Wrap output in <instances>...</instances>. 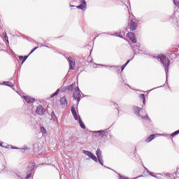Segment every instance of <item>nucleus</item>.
<instances>
[{"label": "nucleus", "instance_id": "f257e3e1", "mask_svg": "<svg viewBox=\"0 0 179 179\" xmlns=\"http://www.w3.org/2000/svg\"><path fill=\"white\" fill-rule=\"evenodd\" d=\"M157 59H160L161 63L165 68V73L166 78V82L169 79V67L170 66V59L166 57V55H159Z\"/></svg>", "mask_w": 179, "mask_h": 179}, {"label": "nucleus", "instance_id": "f03ea898", "mask_svg": "<svg viewBox=\"0 0 179 179\" xmlns=\"http://www.w3.org/2000/svg\"><path fill=\"white\" fill-rule=\"evenodd\" d=\"M132 110L135 115H136L137 117H142V115H145V112H143V108H141L138 106H134Z\"/></svg>", "mask_w": 179, "mask_h": 179}, {"label": "nucleus", "instance_id": "7ed1b4c3", "mask_svg": "<svg viewBox=\"0 0 179 179\" xmlns=\"http://www.w3.org/2000/svg\"><path fill=\"white\" fill-rule=\"evenodd\" d=\"M68 62L69 63V69L70 71H73L75 69V66H76V62H75V59L69 57L68 58Z\"/></svg>", "mask_w": 179, "mask_h": 179}, {"label": "nucleus", "instance_id": "20e7f679", "mask_svg": "<svg viewBox=\"0 0 179 179\" xmlns=\"http://www.w3.org/2000/svg\"><path fill=\"white\" fill-rule=\"evenodd\" d=\"M83 152L84 153V155H86V156H88L90 159H92V160H94V162H96V163H97V157H96V155H93L92 152L84 150Z\"/></svg>", "mask_w": 179, "mask_h": 179}, {"label": "nucleus", "instance_id": "39448f33", "mask_svg": "<svg viewBox=\"0 0 179 179\" xmlns=\"http://www.w3.org/2000/svg\"><path fill=\"white\" fill-rule=\"evenodd\" d=\"M45 111H46L45 108H44V107H43V106L39 105V106L36 108V113L38 115H44V113H45Z\"/></svg>", "mask_w": 179, "mask_h": 179}, {"label": "nucleus", "instance_id": "423d86ee", "mask_svg": "<svg viewBox=\"0 0 179 179\" xmlns=\"http://www.w3.org/2000/svg\"><path fill=\"white\" fill-rule=\"evenodd\" d=\"M129 26L130 27V30L131 31H134V30H136V28L138 27V23H136V22L131 20L129 23Z\"/></svg>", "mask_w": 179, "mask_h": 179}, {"label": "nucleus", "instance_id": "0eeeda50", "mask_svg": "<svg viewBox=\"0 0 179 179\" xmlns=\"http://www.w3.org/2000/svg\"><path fill=\"white\" fill-rule=\"evenodd\" d=\"M24 99L27 104H33L36 101V99L31 98L29 96H24Z\"/></svg>", "mask_w": 179, "mask_h": 179}, {"label": "nucleus", "instance_id": "6e6552de", "mask_svg": "<svg viewBox=\"0 0 179 179\" xmlns=\"http://www.w3.org/2000/svg\"><path fill=\"white\" fill-rule=\"evenodd\" d=\"M82 92H73V99L74 100H77L78 103L80 101V97H82Z\"/></svg>", "mask_w": 179, "mask_h": 179}, {"label": "nucleus", "instance_id": "1a4fd4ad", "mask_svg": "<svg viewBox=\"0 0 179 179\" xmlns=\"http://www.w3.org/2000/svg\"><path fill=\"white\" fill-rule=\"evenodd\" d=\"M127 36L134 43H136V37H135V34L134 32H129Z\"/></svg>", "mask_w": 179, "mask_h": 179}, {"label": "nucleus", "instance_id": "9d476101", "mask_svg": "<svg viewBox=\"0 0 179 179\" xmlns=\"http://www.w3.org/2000/svg\"><path fill=\"white\" fill-rule=\"evenodd\" d=\"M34 167H36L35 163H32V162L29 163L27 166V171L31 173V171L34 170Z\"/></svg>", "mask_w": 179, "mask_h": 179}, {"label": "nucleus", "instance_id": "9b49d317", "mask_svg": "<svg viewBox=\"0 0 179 179\" xmlns=\"http://www.w3.org/2000/svg\"><path fill=\"white\" fill-rule=\"evenodd\" d=\"M71 113H72L73 116L74 117V120L78 121V113H76V109L75 108L74 106L71 107Z\"/></svg>", "mask_w": 179, "mask_h": 179}, {"label": "nucleus", "instance_id": "f8f14e48", "mask_svg": "<svg viewBox=\"0 0 179 179\" xmlns=\"http://www.w3.org/2000/svg\"><path fill=\"white\" fill-rule=\"evenodd\" d=\"M94 134H95V136H97V135L99 136H104L106 131L103 130L95 131H94Z\"/></svg>", "mask_w": 179, "mask_h": 179}, {"label": "nucleus", "instance_id": "ddd939ff", "mask_svg": "<svg viewBox=\"0 0 179 179\" xmlns=\"http://www.w3.org/2000/svg\"><path fill=\"white\" fill-rule=\"evenodd\" d=\"M155 138H156V136L155 134H151L150 136H148L145 139V142H147V143H149L152 142V141H153V139H155Z\"/></svg>", "mask_w": 179, "mask_h": 179}, {"label": "nucleus", "instance_id": "4468645a", "mask_svg": "<svg viewBox=\"0 0 179 179\" xmlns=\"http://www.w3.org/2000/svg\"><path fill=\"white\" fill-rule=\"evenodd\" d=\"M60 103L62 106H67L68 105V100H66V97L64 96L60 99Z\"/></svg>", "mask_w": 179, "mask_h": 179}, {"label": "nucleus", "instance_id": "2eb2a0df", "mask_svg": "<svg viewBox=\"0 0 179 179\" xmlns=\"http://www.w3.org/2000/svg\"><path fill=\"white\" fill-rule=\"evenodd\" d=\"M75 87H76V83H73L69 86L66 87L67 90H69V92H72L73 90V89H75Z\"/></svg>", "mask_w": 179, "mask_h": 179}, {"label": "nucleus", "instance_id": "dca6fc26", "mask_svg": "<svg viewBox=\"0 0 179 179\" xmlns=\"http://www.w3.org/2000/svg\"><path fill=\"white\" fill-rule=\"evenodd\" d=\"M78 122H79L80 127H81L83 129H86V126L85 125V123H83V122L82 121V118H80V116H79L78 117Z\"/></svg>", "mask_w": 179, "mask_h": 179}, {"label": "nucleus", "instance_id": "f3484780", "mask_svg": "<svg viewBox=\"0 0 179 179\" xmlns=\"http://www.w3.org/2000/svg\"><path fill=\"white\" fill-rule=\"evenodd\" d=\"M86 6H87L86 4L81 3L79 6H77L76 8L77 9H81V10H85Z\"/></svg>", "mask_w": 179, "mask_h": 179}, {"label": "nucleus", "instance_id": "a211bd4d", "mask_svg": "<svg viewBox=\"0 0 179 179\" xmlns=\"http://www.w3.org/2000/svg\"><path fill=\"white\" fill-rule=\"evenodd\" d=\"M139 97L141 100H142L143 104L145 106V104H146V97L145 96V94H141Z\"/></svg>", "mask_w": 179, "mask_h": 179}, {"label": "nucleus", "instance_id": "6ab92c4d", "mask_svg": "<svg viewBox=\"0 0 179 179\" xmlns=\"http://www.w3.org/2000/svg\"><path fill=\"white\" fill-rule=\"evenodd\" d=\"M96 157L97 159L100 158V157H103V155H101V151L100 150L99 148H98L96 151Z\"/></svg>", "mask_w": 179, "mask_h": 179}, {"label": "nucleus", "instance_id": "aec40b11", "mask_svg": "<svg viewBox=\"0 0 179 179\" xmlns=\"http://www.w3.org/2000/svg\"><path fill=\"white\" fill-rule=\"evenodd\" d=\"M3 84L6 85V86H8V87H13V84H12V82L3 81Z\"/></svg>", "mask_w": 179, "mask_h": 179}, {"label": "nucleus", "instance_id": "412c9836", "mask_svg": "<svg viewBox=\"0 0 179 179\" xmlns=\"http://www.w3.org/2000/svg\"><path fill=\"white\" fill-rule=\"evenodd\" d=\"M51 117L52 118H53V120H55V121H56L57 122H58V117H57V115H55V113H54V111H52V113H51Z\"/></svg>", "mask_w": 179, "mask_h": 179}, {"label": "nucleus", "instance_id": "4be33fe9", "mask_svg": "<svg viewBox=\"0 0 179 179\" xmlns=\"http://www.w3.org/2000/svg\"><path fill=\"white\" fill-rule=\"evenodd\" d=\"M140 117L141 118V120H145L146 121H150V118L149 117V116H148V115H145V116H143V115L140 116Z\"/></svg>", "mask_w": 179, "mask_h": 179}, {"label": "nucleus", "instance_id": "5701e85b", "mask_svg": "<svg viewBox=\"0 0 179 179\" xmlns=\"http://www.w3.org/2000/svg\"><path fill=\"white\" fill-rule=\"evenodd\" d=\"M3 36L6 41H7V43H9V39L8 38V34H6V31L3 32Z\"/></svg>", "mask_w": 179, "mask_h": 179}, {"label": "nucleus", "instance_id": "b1692460", "mask_svg": "<svg viewBox=\"0 0 179 179\" xmlns=\"http://www.w3.org/2000/svg\"><path fill=\"white\" fill-rule=\"evenodd\" d=\"M58 93H59V89H57L56 92L50 96L51 99H52V97H55V96H57Z\"/></svg>", "mask_w": 179, "mask_h": 179}, {"label": "nucleus", "instance_id": "393cba45", "mask_svg": "<svg viewBox=\"0 0 179 179\" xmlns=\"http://www.w3.org/2000/svg\"><path fill=\"white\" fill-rule=\"evenodd\" d=\"M97 162H99V163L100 164L101 166H104V164L103 163V157L98 158Z\"/></svg>", "mask_w": 179, "mask_h": 179}, {"label": "nucleus", "instance_id": "a878e982", "mask_svg": "<svg viewBox=\"0 0 179 179\" xmlns=\"http://www.w3.org/2000/svg\"><path fill=\"white\" fill-rule=\"evenodd\" d=\"M41 131L42 134H47V130L45 129V128H44V127H41Z\"/></svg>", "mask_w": 179, "mask_h": 179}, {"label": "nucleus", "instance_id": "bb28decb", "mask_svg": "<svg viewBox=\"0 0 179 179\" xmlns=\"http://www.w3.org/2000/svg\"><path fill=\"white\" fill-rule=\"evenodd\" d=\"M178 134H179V129L177 130V131H176L175 132L172 133V134H171V136L174 137V136H176V135H178Z\"/></svg>", "mask_w": 179, "mask_h": 179}, {"label": "nucleus", "instance_id": "cd10ccee", "mask_svg": "<svg viewBox=\"0 0 179 179\" xmlns=\"http://www.w3.org/2000/svg\"><path fill=\"white\" fill-rule=\"evenodd\" d=\"M173 3L179 8V0H173Z\"/></svg>", "mask_w": 179, "mask_h": 179}, {"label": "nucleus", "instance_id": "c85d7f7f", "mask_svg": "<svg viewBox=\"0 0 179 179\" xmlns=\"http://www.w3.org/2000/svg\"><path fill=\"white\" fill-rule=\"evenodd\" d=\"M30 177H31V172H28V173L27 174L25 179H29Z\"/></svg>", "mask_w": 179, "mask_h": 179}, {"label": "nucleus", "instance_id": "c756f323", "mask_svg": "<svg viewBox=\"0 0 179 179\" xmlns=\"http://www.w3.org/2000/svg\"><path fill=\"white\" fill-rule=\"evenodd\" d=\"M29 55H27V56H24V59H23V60H22V64H24V62H26V59H27V58H29Z\"/></svg>", "mask_w": 179, "mask_h": 179}, {"label": "nucleus", "instance_id": "7c9ffc66", "mask_svg": "<svg viewBox=\"0 0 179 179\" xmlns=\"http://www.w3.org/2000/svg\"><path fill=\"white\" fill-rule=\"evenodd\" d=\"M127 65H128V63H125L124 64H123V65L121 66L122 71H123L124 69H125V66H127Z\"/></svg>", "mask_w": 179, "mask_h": 179}, {"label": "nucleus", "instance_id": "2f4dec72", "mask_svg": "<svg viewBox=\"0 0 179 179\" xmlns=\"http://www.w3.org/2000/svg\"><path fill=\"white\" fill-rule=\"evenodd\" d=\"M145 170H147V171L150 176H152V177H156L155 176L153 175V173L152 172L149 171V170H148V169L145 168Z\"/></svg>", "mask_w": 179, "mask_h": 179}, {"label": "nucleus", "instance_id": "473e14b6", "mask_svg": "<svg viewBox=\"0 0 179 179\" xmlns=\"http://www.w3.org/2000/svg\"><path fill=\"white\" fill-rule=\"evenodd\" d=\"M119 179H129L128 178H126L125 176H121V174H119Z\"/></svg>", "mask_w": 179, "mask_h": 179}, {"label": "nucleus", "instance_id": "72a5a7b5", "mask_svg": "<svg viewBox=\"0 0 179 179\" xmlns=\"http://www.w3.org/2000/svg\"><path fill=\"white\" fill-rule=\"evenodd\" d=\"M79 92H82L80 91V90H79V87H76V92L75 93H79Z\"/></svg>", "mask_w": 179, "mask_h": 179}, {"label": "nucleus", "instance_id": "f704fd0d", "mask_svg": "<svg viewBox=\"0 0 179 179\" xmlns=\"http://www.w3.org/2000/svg\"><path fill=\"white\" fill-rule=\"evenodd\" d=\"M66 90H68V88H66V87H64L62 89V92H66Z\"/></svg>", "mask_w": 179, "mask_h": 179}, {"label": "nucleus", "instance_id": "c9c22d12", "mask_svg": "<svg viewBox=\"0 0 179 179\" xmlns=\"http://www.w3.org/2000/svg\"><path fill=\"white\" fill-rule=\"evenodd\" d=\"M20 61H23L24 57L23 56H19Z\"/></svg>", "mask_w": 179, "mask_h": 179}, {"label": "nucleus", "instance_id": "e433bc0d", "mask_svg": "<svg viewBox=\"0 0 179 179\" xmlns=\"http://www.w3.org/2000/svg\"><path fill=\"white\" fill-rule=\"evenodd\" d=\"M81 3H84V5H86V1L85 0H81Z\"/></svg>", "mask_w": 179, "mask_h": 179}, {"label": "nucleus", "instance_id": "4c0bfd02", "mask_svg": "<svg viewBox=\"0 0 179 179\" xmlns=\"http://www.w3.org/2000/svg\"><path fill=\"white\" fill-rule=\"evenodd\" d=\"M113 106H114L115 107H117V106H118V104H117L116 103L113 102Z\"/></svg>", "mask_w": 179, "mask_h": 179}, {"label": "nucleus", "instance_id": "58836bf2", "mask_svg": "<svg viewBox=\"0 0 179 179\" xmlns=\"http://www.w3.org/2000/svg\"><path fill=\"white\" fill-rule=\"evenodd\" d=\"M33 52H34V49H32V50H31V52H30V53L29 54V55H31V54H33Z\"/></svg>", "mask_w": 179, "mask_h": 179}, {"label": "nucleus", "instance_id": "ea45409f", "mask_svg": "<svg viewBox=\"0 0 179 179\" xmlns=\"http://www.w3.org/2000/svg\"><path fill=\"white\" fill-rule=\"evenodd\" d=\"M17 176L18 177V179H24V178L21 177V176H19V175H17Z\"/></svg>", "mask_w": 179, "mask_h": 179}, {"label": "nucleus", "instance_id": "a19ab883", "mask_svg": "<svg viewBox=\"0 0 179 179\" xmlns=\"http://www.w3.org/2000/svg\"><path fill=\"white\" fill-rule=\"evenodd\" d=\"M131 50H133V51H136V50H135V47L131 46Z\"/></svg>", "mask_w": 179, "mask_h": 179}, {"label": "nucleus", "instance_id": "79ce46f5", "mask_svg": "<svg viewBox=\"0 0 179 179\" xmlns=\"http://www.w3.org/2000/svg\"><path fill=\"white\" fill-rule=\"evenodd\" d=\"M129 62H131V59L127 60V62H126V64H127V65H128V64H129Z\"/></svg>", "mask_w": 179, "mask_h": 179}, {"label": "nucleus", "instance_id": "37998d69", "mask_svg": "<svg viewBox=\"0 0 179 179\" xmlns=\"http://www.w3.org/2000/svg\"><path fill=\"white\" fill-rule=\"evenodd\" d=\"M41 47H48V46L44 45H43V44H41Z\"/></svg>", "mask_w": 179, "mask_h": 179}, {"label": "nucleus", "instance_id": "c03bdc74", "mask_svg": "<svg viewBox=\"0 0 179 179\" xmlns=\"http://www.w3.org/2000/svg\"><path fill=\"white\" fill-rule=\"evenodd\" d=\"M71 8H75L74 5H70Z\"/></svg>", "mask_w": 179, "mask_h": 179}, {"label": "nucleus", "instance_id": "a18cd8bd", "mask_svg": "<svg viewBox=\"0 0 179 179\" xmlns=\"http://www.w3.org/2000/svg\"><path fill=\"white\" fill-rule=\"evenodd\" d=\"M37 48H38V47H35L33 50L35 51V50H37Z\"/></svg>", "mask_w": 179, "mask_h": 179}, {"label": "nucleus", "instance_id": "49530a36", "mask_svg": "<svg viewBox=\"0 0 179 179\" xmlns=\"http://www.w3.org/2000/svg\"><path fill=\"white\" fill-rule=\"evenodd\" d=\"M0 146H1L2 148H3V146L2 145V143H0Z\"/></svg>", "mask_w": 179, "mask_h": 179}, {"label": "nucleus", "instance_id": "de8ad7c7", "mask_svg": "<svg viewBox=\"0 0 179 179\" xmlns=\"http://www.w3.org/2000/svg\"><path fill=\"white\" fill-rule=\"evenodd\" d=\"M117 111H118V113H120V110H118V108H117Z\"/></svg>", "mask_w": 179, "mask_h": 179}, {"label": "nucleus", "instance_id": "09e8293b", "mask_svg": "<svg viewBox=\"0 0 179 179\" xmlns=\"http://www.w3.org/2000/svg\"><path fill=\"white\" fill-rule=\"evenodd\" d=\"M13 149H17V148H13Z\"/></svg>", "mask_w": 179, "mask_h": 179}, {"label": "nucleus", "instance_id": "8fccbe9b", "mask_svg": "<svg viewBox=\"0 0 179 179\" xmlns=\"http://www.w3.org/2000/svg\"><path fill=\"white\" fill-rule=\"evenodd\" d=\"M118 37H120V38H122V36H118Z\"/></svg>", "mask_w": 179, "mask_h": 179}, {"label": "nucleus", "instance_id": "3c124183", "mask_svg": "<svg viewBox=\"0 0 179 179\" xmlns=\"http://www.w3.org/2000/svg\"><path fill=\"white\" fill-rule=\"evenodd\" d=\"M113 66H111L110 67H111V68H113Z\"/></svg>", "mask_w": 179, "mask_h": 179}]
</instances>
